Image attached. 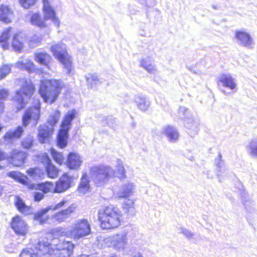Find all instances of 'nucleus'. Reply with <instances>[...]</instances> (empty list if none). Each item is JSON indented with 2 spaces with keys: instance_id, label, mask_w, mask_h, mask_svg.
I'll return each instance as SVG.
<instances>
[{
  "instance_id": "obj_1",
  "label": "nucleus",
  "mask_w": 257,
  "mask_h": 257,
  "mask_svg": "<svg viewBox=\"0 0 257 257\" xmlns=\"http://www.w3.org/2000/svg\"><path fill=\"white\" fill-rule=\"evenodd\" d=\"M8 176L22 184L27 186L30 189H36L42 191H35L34 193V197L35 201H40L42 200L45 194L52 192L53 189L54 185L52 183L46 182L44 183L35 184L31 183L28 178L17 171H12L8 173Z\"/></svg>"
},
{
  "instance_id": "obj_2",
  "label": "nucleus",
  "mask_w": 257,
  "mask_h": 257,
  "mask_svg": "<svg viewBox=\"0 0 257 257\" xmlns=\"http://www.w3.org/2000/svg\"><path fill=\"white\" fill-rule=\"evenodd\" d=\"M63 86L60 80H45L41 81L39 93L45 102L51 104L56 100Z\"/></svg>"
},
{
  "instance_id": "obj_3",
  "label": "nucleus",
  "mask_w": 257,
  "mask_h": 257,
  "mask_svg": "<svg viewBox=\"0 0 257 257\" xmlns=\"http://www.w3.org/2000/svg\"><path fill=\"white\" fill-rule=\"evenodd\" d=\"M98 219L101 227L104 229H111L117 227L120 223L119 211L112 206H107L99 210Z\"/></svg>"
},
{
  "instance_id": "obj_4",
  "label": "nucleus",
  "mask_w": 257,
  "mask_h": 257,
  "mask_svg": "<svg viewBox=\"0 0 257 257\" xmlns=\"http://www.w3.org/2000/svg\"><path fill=\"white\" fill-rule=\"evenodd\" d=\"M89 174L94 183L101 186L107 182L115 173L110 166L101 165L91 167Z\"/></svg>"
},
{
  "instance_id": "obj_5",
  "label": "nucleus",
  "mask_w": 257,
  "mask_h": 257,
  "mask_svg": "<svg viewBox=\"0 0 257 257\" xmlns=\"http://www.w3.org/2000/svg\"><path fill=\"white\" fill-rule=\"evenodd\" d=\"M76 113L75 110H70L63 118L57 137V145L60 148H63L67 145L68 131L71 128V121L75 117Z\"/></svg>"
},
{
  "instance_id": "obj_6",
  "label": "nucleus",
  "mask_w": 257,
  "mask_h": 257,
  "mask_svg": "<svg viewBox=\"0 0 257 257\" xmlns=\"http://www.w3.org/2000/svg\"><path fill=\"white\" fill-rule=\"evenodd\" d=\"M51 50L54 56L63 65L67 74H70L72 68V60L67 53L66 46L62 43H58L51 47Z\"/></svg>"
},
{
  "instance_id": "obj_7",
  "label": "nucleus",
  "mask_w": 257,
  "mask_h": 257,
  "mask_svg": "<svg viewBox=\"0 0 257 257\" xmlns=\"http://www.w3.org/2000/svg\"><path fill=\"white\" fill-rule=\"evenodd\" d=\"M91 232L90 224L85 218L77 219L66 231V234L71 238L79 239L89 235Z\"/></svg>"
},
{
  "instance_id": "obj_8",
  "label": "nucleus",
  "mask_w": 257,
  "mask_h": 257,
  "mask_svg": "<svg viewBox=\"0 0 257 257\" xmlns=\"http://www.w3.org/2000/svg\"><path fill=\"white\" fill-rule=\"evenodd\" d=\"M34 90V87L31 81L25 80L21 89L16 91L13 97L14 100L18 104L17 108L18 110H21L25 106L26 101L32 96Z\"/></svg>"
},
{
  "instance_id": "obj_9",
  "label": "nucleus",
  "mask_w": 257,
  "mask_h": 257,
  "mask_svg": "<svg viewBox=\"0 0 257 257\" xmlns=\"http://www.w3.org/2000/svg\"><path fill=\"white\" fill-rule=\"evenodd\" d=\"M40 116V105L38 102L36 106L29 107L25 111L22 116L23 126L27 127L30 122L34 126L38 123Z\"/></svg>"
},
{
  "instance_id": "obj_10",
  "label": "nucleus",
  "mask_w": 257,
  "mask_h": 257,
  "mask_svg": "<svg viewBox=\"0 0 257 257\" xmlns=\"http://www.w3.org/2000/svg\"><path fill=\"white\" fill-rule=\"evenodd\" d=\"M234 39L239 46L248 49H252L254 46V42L251 35L243 30L235 32Z\"/></svg>"
},
{
  "instance_id": "obj_11",
  "label": "nucleus",
  "mask_w": 257,
  "mask_h": 257,
  "mask_svg": "<svg viewBox=\"0 0 257 257\" xmlns=\"http://www.w3.org/2000/svg\"><path fill=\"white\" fill-rule=\"evenodd\" d=\"M109 241L113 247L116 250H123L127 244V233L122 231L114 234L109 237Z\"/></svg>"
},
{
  "instance_id": "obj_12",
  "label": "nucleus",
  "mask_w": 257,
  "mask_h": 257,
  "mask_svg": "<svg viewBox=\"0 0 257 257\" xmlns=\"http://www.w3.org/2000/svg\"><path fill=\"white\" fill-rule=\"evenodd\" d=\"M74 245L69 241L63 240L56 245L53 254L56 257H69L72 253Z\"/></svg>"
},
{
  "instance_id": "obj_13",
  "label": "nucleus",
  "mask_w": 257,
  "mask_h": 257,
  "mask_svg": "<svg viewBox=\"0 0 257 257\" xmlns=\"http://www.w3.org/2000/svg\"><path fill=\"white\" fill-rule=\"evenodd\" d=\"M11 227L16 234L22 236H25L29 229L27 224L19 216H16L13 218Z\"/></svg>"
},
{
  "instance_id": "obj_14",
  "label": "nucleus",
  "mask_w": 257,
  "mask_h": 257,
  "mask_svg": "<svg viewBox=\"0 0 257 257\" xmlns=\"http://www.w3.org/2000/svg\"><path fill=\"white\" fill-rule=\"evenodd\" d=\"M44 19L51 20L54 24L59 27L60 21L56 16L55 10L52 7L49 0H43Z\"/></svg>"
},
{
  "instance_id": "obj_15",
  "label": "nucleus",
  "mask_w": 257,
  "mask_h": 257,
  "mask_svg": "<svg viewBox=\"0 0 257 257\" xmlns=\"http://www.w3.org/2000/svg\"><path fill=\"white\" fill-rule=\"evenodd\" d=\"M72 177L68 176L67 174L62 176L59 180L56 183V185L52 190L54 193H61L68 189L71 186L72 182Z\"/></svg>"
},
{
  "instance_id": "obj_16",
  "label": "nucleus",
  "mask_w": 257,
  "mask_h": 257,
  "mask_svg": "<svg viewBox=\"0 0 257 257\" xmlns=\"http://www.w3.org/2000/svg\"><path fill=\"white\" fill-rule=\"evenodd\" d=\"M135 185L132 182L123 184L116 193V196L120 198H126L132 195L135 189Z\"/></svg>"
},
{
  "instance_id": "obj_17",
  "label": "nucleus",
  "mask_w": 257,
  "mask_h": 257,
  "mask_svg": "<svg viewBox=\"0 0 257 257\" xmlns=\"http://www.w3.org/2000/svg\"><path fill=\"white\" fill-rule=\"evenodd\" d=\"M218 80L221 83L223 87L228 88L233 92H236L237 91L235 80L230 74H221L219 77Z\"/></svg>"
},
{
  "instance_id": "obj_18",
  "label": "nucleus",
  "mask_w": 257,
  "mask_h": 257,
  "mask_svg": "<svg viewBox=\"0 0 257 257\" xmlns=\"http://www.w3.org/2000/svg\"><path fill=\"white\" fill-rule=\"evenodd\" d=\"M81 158L76 153H70L68 156L67 166L71 169H78L82 164Z\"/></svg>"
},
{
  "instance_id": "obj_19",
  "label": "nucleus",
  "mask_w": 257,
  "mask_h": 257,
  "mask_svg": "<svg viewBox=\"0 0 257 257\" xmlns=\"http://www.w3.org/2000/svg\"><path fill=\"white\" fill-rule=\"evenodd\" d=\"M162 133L166 136L168 141L172 143L176 142L179 139V134L177 130L171 126H167L163 128Z\"/></svg>"
},
{
  "instance_id": "obj_20",
  "label": "nucleus",
  "mask_w": 257,
  "mask_h": 257,
  "mask_svg": "<svg viewBox=\"0 0 257 257\" xmlns=\"http://www.w3.org/2000/svg\"><path fill=\"white\" fill-rule=\"evenodd\" d=\"M11 163L14 166H20L24 163L27 154L22 151L14 150L11 153Z\"/></svg>"
},
{
  "instance_id": "obj_21",
  "label": "nucleus",
  "mask_w": 257,
  "mask_h": 257,
  "mask_svg": "<svg viewBox=\"0 0 257 257\" xmlns=\"http://www.w3.org/2000/svg\"><path fill=\"white\" fill-rule=\"evenodd\" d=\"M50 243L47 239H42L38 241V243L35 245V247L42 254H53V249L50 247Z\"/></svg>"
},
{
  "instance_id": "obj_22",
  "label": "nucleus",
  "mask_w": 257,
  "mask_h": 257,
  "mask_svg": "<svg viewBox=\"0 0 257 257\" xmlns=\"http://www.w3.org/2000/svg\"><path fill=\"white\" fill-rule=\"evenodd\" d=\"M54 131L53 127L47 125H40L38 129V139L40 143H44Z\"/></svg>"
},
{
  "instance_id": "obj_23",
  "label": "nucleus",
  "mask_w": 257,
  "mask_h": 257,
  "mask_svg": "<svg viewBox=\"0 0 257 257\" xmlns=\"http://www.w3.org/2000/svg\"><path fill=\"white\" fill-rule=\"evenodd\" d=\"M13 16V13L8 6L1 5L0 6V21L5 23L11 22Z\"/></svg>"
},
{
  "instance_id": "obj_24",
  "label": "nucleus",
  "mask_w": 257,
  "mask_h": 257,
  "mask_svg": "<svg viewBox=\"0 0 257 257\" xmlns=\"http://www.w3.org/2000/svg\"><path fill=\"white\" fill-rule=\"evenodd\" d=\"M134 101L138 108L142 111L147 110L150 105V101L144 96L136 95Z\"/></svg>"
},
{
  "instance_id": "obj_25",
  "label": "nucleus",
  "mask_w": 257,
  "mask_h": 257,
  "mask_svg": "<svg viewBox=\"0 0 257 257\" xmlns=\"http://www.w3.org/2000/svg\"><path fill=\"white\" fill-rule=\"evenodd\" d=\"M89 183L90 181L87 173L86 172L83 173L78 188V191L82 194H84L88 192L90 188Z\"/></svg>"
},
{
  "instance_id": "obj_26",
  "label": "nucleus",
  "mask_w": 257,
  "mask_h": 257,
  "mask_svg": "<svg viewBox=\"0 0 257 257\" xmlns=\"http://www.w3.org/2000/svg\"><path fill=\"white\" fill-rule=\"evenodd\" d=\"M50 210H51V208L48 206L38 211L34 214V219L39 221L41 224H43L48 219L49 217L47 213Z\"/></svg>"
},
{
  "instance_id": "obj_27",
  "label": "nucleus",
  "mask_w": 257,
  "mask_h": 257,
  "mask_svg": "<svg viewBox=\"0 0 257 257\" xmlns=\"http://www.w3.org/2000/svg\"><path fill=\"white\" fill-rule=\"evenodd\" d=\"M51 59L50 55L46 52H37L35 54V61L46 67L48 66V63Z\"/></svg>"
},
{
  "instance_id": "obj_28",
  "label": "nucleus",
  "mask_w": 257,
  "mask_h": 257,
  "mask_svg": "<svg viewBox=\"0 0 257 257\" xmlns=\"http://www.w3.org/2000/svg\"><path fill=\"white\" fill-rule=\"evenodd\" d=\"M245 149L249 156L257 158V138H253L249 140Z\"/></svg>"
},
{
  "instance_id": "obj_29",
  "label": "nucleus",
  "mask_w": 257,
  "mask_h": 257,
  "mask_svg": "<svg viewBox=\"0 0 257 257\" xmlns=\"http://www.w3.org/2000/svg\"><path fill=\"white\" fill-rule=\"evenodd\" d=\"M115 174L112 177H116L120 179H124L126 177L125 171L121 160L117 159L115 165V170H114Z\"/></svg>"
},
{
  "instance_id": "obj_30",
  "label": "nucleus",
  "mask_w": 257,
  "mask_h": 257,
  "mask_svg": "<svg viewBox=\"0 0 257 257\" xmlns=\"http://www.w3.org/2000/svg\"><path fill=\"white\" fill-rule=\"evenodd\" d=\"M30 22L32 25L40 28L46 27L44 19L42 20L41 16L38 13L34 14L31 16Z\"/></svg>"
},
{
  "instance_id": "obj_31",
  "label": "nucleus",
  "mask_w": 257,
  "mask_h": 257,
  "mask_svg": "<svg viewBox=\"0 0 257 257\" xmlns=\"http://www.w3.org/2000/svg\"><path fill=\"white\" fill-rule=\"evenodd\" d=\"M24 128L22 126H18L14 131L8 132L5 135V139H11L14 138H20L24 133Z\"/></svg>"
},
{
  "instance_id": "obj_32",
  "label": "nucleus",
  "mask_w": 257,
  "mask_h": 257,
  "mask_svg": "<svg viewBox=\"0 0 257 257\" xmlns=\"http://www.w3.org/2000/svg\"><path fill=\"white\" fill-rule=\"evenodd\" d=\"M15 66L18 68L22 70H26L28 72H31L34 69V64L33 62L29 60H26L25 61H18Z\"/></svg>"
},
{
  "instance_id": "obj_33",
  "label": "nucleus",
  "mask_w": 257,
  "mask_h": 257,
  "mask_svg": "<svg viewBox=\"0 0 257 257\" xmlns=\"http://www.w3.org/2000/svg\"><path fill=\"white\" fill-rule=\"evenodd\" d=\"M15 205L17 209L21 212L27 214L30 211V207L27 206L23 200L19 196H16L15 198Z\"/></svg>"
},
{
  "instance_id": "obj_34",
  "label": "nucleus",
  "mask_w": 257,
  "mask_h": 257,
  "mask_svg": "<svg viewBox=\"0 0 257 257\" xmlns=\"http://www.w3.org/2000/svg\"><path fill=\"white\" fill-rule=\"evenodd\" d=\"M141 65L150 73L155 74L157 72L155 66L149 58L143 59L141 62Z\"/></svg>"
},
{
  "instance_id": "obj_35",
  "label": "nucleus",
  "mask_w": 257,
  "mask_h": 257,
  "mask_svg": "<svg viewBox=\"0 0 257 257\" xmlns=\"http://www.w3.org/2000/svg\"><path fill=\"white\" fill-rule=\"evenodd\" d=\"M10 29H8L5 30L0 36V43L1 47L4 49L6 50L9 48V43L7 42L10 36Z\"/></svg>"
},
{
  "instance_id": "obj_36",
  "label": "nucleus",
  "mask_w": 257,
  "mask_h": 257,
  "mask_svg": "<svg viewBox=\"0 0 257 257\" xmlns=\"http://www.w3.org/2000/svg\"><path fill=\"white\" fill-rule=\"evenodd\" d=\"M185 125L188 129L196 132L198 130L199 121L196 118L190 117L185 120Z\"/></svg>"
},
{
  "instance_id": "obj_37",
  "label": "nucleus",
  "mask_w": 257,
  "mask_h": 257,
  "mask_svg": "<svg viewBox=\"0 0 257 257\" xmlns=\"http://www.w3.org/2000/svg\"><path fill=\"white\" fill-rule=\"evenodd\" d=\"M23 43L20 41V36L18 34H16L14 36L12 46L15 51L20 52L23 48Z\"/></svg>"
},
{
  "instance_id": "obj_38",
  "label": "nucleus",
  "mask_w": 257,
  "mask_h": 257,
  "mask_svg": "<svg viewBox=\"0 0 257 257\" xmlns=\"http://www.w3.org/2000/svg\"><path fill=\"white\" fill-rule=\"evenodd\" d=\"M87 84L89 87H93L100 83V80L95 74H89L86 76Z\"/></svg>"
},
{
  "instance_id": "obj_39",
  "label": "nucleus",
  "mask_w": 257,
  "mask_h": 257,
  "mask_svg": "<svg viewBox=\"0 0 257 257\" xmlns=\"http://www.w3.org/2000/svg\"><path fill=\"white\" fill-rule=\"evenodd\" d=\"M60 112L59 110H56L50 115L47 120V122L50 125V127H53V126L57 123L60 118Z\"/></svg>"
},
{
  "instance_id": "obj_40",
  "label": "nucleus",
  "mask_w": 257,
  "mask_h": 257,
  "mask_svg": "<svg viewBox=\"0 0 257 257\" xmlns=\"http://www.w3.org/2000/svg\"><path fill=\"white\" fill-rule=\"evenodd\" d=\"M9 93V90L6 89L0 90V112L3 111L5 105L4 101L7 100Z\"/></svg>"
},
{
  "instance_id": "obj_41",
  "label": "nucleus",
  "mask_w": 257,
  "mask_h": 257,
  "mask_svg": "<svg viewBox=\"0 0 257 257\" xmlns=\"http://www.w3.org/2000/svg\"><path fill=\"white\" fill-rule=\"evenodd\" d=\"M46 171L48 176L51 178H55L58 175V170L53 164L46 167Z\"/></svg>"
},
{
  "instance_id": "obj_42",
  "label": "nucleus",
  "mask_w": 257,
  "mask_h": 257,
  "mask_svg": "<svg viewBox=\"0 0 257 257\" xmlns=\"http://www.w3.org/2000/svg\"><path fill=\"white\" fill-rule=\"evenodd\" d=\"M50 152L53 159L57 163L61 164L63 163L64 157L61 153L57 152L54 149H51Z\"/></svg>"
},
{
  "instance_id": "obj_43",
  "label": "nucleus",
  "mask_w": 257,
  "mask_h": 257,
  "mask_svg": "<svg viewBox=\"0 0 257 257\" xmlns=\"http://www.w3.org/2000/svg\"><path fill=\"white\" fill-rule=\"evenodd\" d=\"M11 65H3L0 67V80H2L9 74L11 70Z\"/></svg>"
},
{
  "instance_id": "obj_44",
  "label": "nucleus",
  "mask_w": 257,
  "mask_h": 257,
  "mask_svg": "<svg viewBox=\"0 0 257 257\" xmlns=\"http://www.w3.org/2000/svg\"><path fill=\"white\" fill-rule=\"evenodd\" d=\"M179 116L182 119L185 120L190 118V114L187 108L184 106H181L178 111Z\"/></svg>"
},
{
  "instance_id": "obj_45",
  "label": "nucleus",
  "mask_w": 257,
  "mask_h": 257,
  "mask_svg": "<svg viewBox=\"0 0 257 257\" xmlns=\"http://www.w3.org/2000/svg\"><path fill=\"white\" fill-rule=\"evenodd\" d=\"M215 171L216 175L220 182H221V180L222 178L227 176L228 172V170L226 168V166H224L222 168H220L219 169H216Z\"/></svg>"
},
{
  "instance_id": "obj_46",
  "label": "nucleus",
  "mask_w": 257,
  "mask_h": 257,
  "mask_svg": "<svg viewBox=\"0 0 257 257\" xmlns=\"http://www.w3.org/2000/svg\"><path fill=\"white\" fill-rule=\"evenodd\" d=\"M20 257H39L37 253H34L32 248H26L23 250Z\"/></svg>"
},
{
  "instance_id": "obj_47",
  "label": "nucleus",
  "mask_w": 257,
  "mask_h": 257,
  "mask_svg": "<svg viewBox=\"0 0 257 257\" xmlns=\"http://www.w3.org/2000/svg\"><path fill=\"white\" fill-rule=\"evenodd\" d=\"M41 41V38L37 36H32L29 40V45L31 48L36 47Z\"/></svg>"
},
{
  "instance_id": "obj_48",
  "label": "nucleus",
  "mask_w": 257,
  "mask_h": 257,
  "mask_svg": "<svg viewBox=\"0 0 257 257\" xmlns=\"http://www.w3.org/2000/svg\"><path fill=\"white\" fill-rule=\"evenodd\" d=\"M33 137L29 136L26 137L22 142V145L25 149H28L31 148L33 146Z\"/></svg>"
},
{
  "instance_id": "obj_49",
  "label": "nucleus",
  "mask_w": 257,
  "mask_h": 257,
  "mask_svg": "<svg viewBox=\"0 0 257 257\" xmlns=\"http://www.w3.org/2000/svg\"><path fill=\"white\" fill-rule=\"evenodd\" d=\"M241 198L242 203H243L245 209L247 210H248L249 209V206L252 204V201H251L249 199H247V198H248V195L244 192H243L241 193Z\"/></svg>"
},
{
  "instance_id": "obj_50",
  "label": "nucleus",
  "mask_w": 257,
  "mask_h": 257,
  "mask_svg": "<svg viewBox=\"0 0 257 257\" xmlns=\"http://www.w3.org/2000/svg\"><path fill=\"white\" fill-rule=\"evenodd\" d=\"M215 164L216 169H219L225 166L224 161L222 159V155L220 153L218 154L217 157L215 159Z\"/></svg>"
},
{
  "instance_id": "obj_51",
  "label": "nucleus",
  "mask_w": 257,
  "mask_h": 257,
  "mask_svg": "<svg viewBox=\"0 0 257 257\" xmlns=\"http://www.w3.org/2000/svg\"><path fill=\"white\" fill-rule=\"evenodd\" d=\"M19 1L21 6L25 9H29L36 3V0H19Z\"/></svg>"
},
{
  "instance_id": "obj_52",
  "label": "nucleus",
  "mask_w": 257,
  "mask_h": 257,
  "mask_svg": "<svg viewBox=\"0 0 257 257\" xmlns=\"http://www.w3.org/2000/svg\"><path fill=\"white\" fill-rule=\"evenodd\" d=\"M179 230H180V232L183 233L188 239L193 238L194 234L191 230L183 227H180Z\"/></svg>"
},
{
  "instance_id": "obj_53",
  "label": "nucleus",
  "mask_w": 257,
  "mask_h": 257,
  "mask_svg": "<svg viewBox=\"0 0 257 257\" xmlns=\"http://www.w3.org/2000/svg\"><path fill=\"white\" fill-rule=\"evenodd\" d=\"M67 202L66 200L63 199L55 205H51L49 207L51 208V210H57L62 208L66 204Z\"/></svg>"
},
{
  "instance_id": "obj_54",
  "label": "nucleus",
  "mask_w": 257,
  "mask_h": 257,
  "mask_svg": "<svg viewBox=\"0 0 257 257\" xmlns=\"http://www.w3.org/2000/svg\"><path fill=\"white\" fill-rule=\"evenodd\" d=\"M74 210V207L73 206H69L67 209L61 211V213L66 218L69 215H70Z\"/></svg>"
},
{
  "instance_id": "obj_55",
  "label": "nucleus",
  "mask_w": 257,
  "mask_h": 257,
  "mask_svg": "<svg viewBox=\"0 0 257 257\" xmlns=\"http://www.w3.org/2000/svg\"><path fill=\"white\" fill-rule=\"evenodd\" d=\"M42 162L45 166V168H46V167H47L48 166L50 165V164H52L51 163L50 159L49 158L47 154H44L43 155L42 158Z\"/></svg>"
},
{
  "instance_id": "obj_56",
  "label": "nucleus",
  "mask_w": 257,
  "mask_h": 257,
  "mask_svg": "<svg viewBox=\"0 0 257 257\" xmlns=\"http://www.w3.org/2000/svg\"><path fill=\"white\" fill-rule=\"evenodd\" d=\"M133 205L134 202L132 200H128V202L123 204V207L124 208H126L127 212H129L130 210H134Z\"/></svg>"
},
{
  "instance_id": "obj_57",
  "label": "nucleus",
  "mask_w": 257,
  "mask_h": 257,
  "mask_svg": "<svg viewBox=\"0 0 257 257\" xmlns=\"http://www.w3.org/2000/svg\"><path fill=\"white\" fill-rule=\"evenodd\" d=\"M55 219L59 222H62L64 221L66 218L64 215L61 213V211L57 213L54 215Z\"/></svg>"
},
{
  "instance_id": "obj_58",
  "label": "nucleus",
  "mask_w": 257,
  "mask_h": 257,
  "mask_svg": "<svg viewBox=\"0 0 257 257\" xmlns=\"http://www.w3.org/2000/svg\"><path fill=\"white\" fill-rule=\"evenodd\" d=\"M38 170H39L37 168H31L27 171V173L30 176L35 178L36 177V174Z\"/></svg>"
},
{
  "instance_id": "obj_59",
  "label": "nucleus",
  "mask_w": 257,
  "mask_h": 257,
  "mask_svg": "<svg viewBox=\"0 0 257 257\" xmlns=\"http://www.w3.org/2000/svg\"><path fill=\"white\" fill-rule=\"evenodd\" d=\"M140 2L142 4L149 7L154 5V0H140Z\"/></svg>"
},
{
  "instance_id": "obj_60",
  "label": "nucleus",
  "mask_w": 257,
  "mask_h": 257,
  "mask_svg": "<svg viewBox=\"0 0 257 257\" xmlns=\"http://www.w3.org/2000/svg\"><path fill=\"white\" fill-rule=\"evenodd\" d=\"M7 158V155L6 153L0 150V161L2 160H4Z\"/></svg>"
},
{
  "instance_id": "obj_61",
  "label": "nucleus",
  "mask_w": 257,
  "mask_h": 257,
  "mask_svg": "<svg viewBox=\"0 0 257 257\" xmlns=\"http://www.w3.org/2000/svg\"><path fill=\"white\" fill-rule=\"evenodd\" d=\"M3 188L2 186H0V196H1L3 194Z\"/></svg>"
},
{
  "instance_id": "obj_62",
  "label": "nucleus",
  "mask_w": 257,
  "mask_h": 257,
  "mask_svg": "<svg viewBox=\"0 0 257 257\" xmlns=\"http://www.w3.org/2000/svg\"><path fill=\"white\" fill-rule=\"evenodd\" d=\"M222 92L225 95H228L229 93H227L225 90H222Z\"/></svg>"
},
{
  "instance_id": "obj_63",
  "label": "nucleus",
  "mask_w": 257,
  "mask_h": 257,
  "mask_svg": "<svg viewBox=\"0 0 257 257\" xmlns=\"http://www.w3.org/2000/svg\"><path fill=\"white\" fill-rule=\"evenodd\" d=\"M2 128H3V126H2L1 124L0 123V132H1Z\"/></svg>"
}]
</instances>
